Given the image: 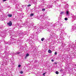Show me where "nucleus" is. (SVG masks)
<instances>
[{"label": "nucleus", "mask_w": 76, "mask_h": 76, "mask_svg": "<svg viewBox=\"0 0 76 76\" xmlns=\"http://www.w3.org/2000/svg\"><path fill=\"white\" fill-rule=\"evenodd\" d=\"M44 0H41L40 1H41V2H44Z\"/></svg>", "instance_id": "nucleus-27"}, {"label": "nucleus", "mask_w": 76, "mask_h": 76, "mask_svg": "<svg viewBox=\"0 0 76 76\" xmlns=\"http://www.w3.org/2000/svg\"><path fill=\"white\" fill-rule=\"evenodd\" d=\"M7 24L8 26H11L12 25V23L11 21H10L9 23H8Z\"/></svg>", "instance_id": "nucleus-2"}, {"label": "nucleus", "mask_w": 76, "mask_h": 76, "mask_svg": "<svg viewBox=\"0 0 76 76\" xmlns=\"http://www.w3.org/2000/svg\"><path fill=\"white\" fill-rule=\"evenodd\" d=\"M29 56V54L28 53H27L26 55V57H28Z\"/></svg>", "instance_id": "nucleus-13"}, {"label": "nucleus", "mask_w": 76, "mask_h": 76, "mask_svg": "<svg viewBox=\"0 0 76 76\" xmlns=\"http://www.w3.org/2000/svg\"><path fill=\"white\" fill-rule=\"evenodd\" d=\"M48 32H50V33H51V30H48Z\"/></svg>", "instance_id": "nucleus-31"}, {"label": "nucleus", "mask_w": 76, "mask_h": 76, "mask_svg": "<svg viewBox=\"0 0 76 76\" xmlns=\"http://www.w3.org/2000/svg\"><path fill=\"white\" fill-rule=\"evenodd\" d=\"M20 72V73H21V74H22V73H23V71H21Z\"/></svg>", "instance_id": "nucleus-26"}, {"label": "nucleus", "mask_w": 76, "mask_h": 76, "mask_svg": "<svg viewBox=\"0 0 76 76\" xmlns=\"http://www.w3.org/2000/svg\"><path fill=\"white\" fill-rule=\"evenodd\" d=\"M75 43H76V42H75Z\"/></svg>", "instance_id": "nucleus-50"}, {"label": "nucleus", "mask_w": 76, "mask_h": 76, "mask_svg": "<svg viewBox=\"0 0 76 76\" xmlns=\"http://www.w3.org/2000/svg\"><path fill=\"white\" fill-rule=\"evenodd\" d=\"M18 67H21V65H19L18 66Z\"/></svg>", "instance_id": "nucleus-24"}, {"label": "nucleus", "mask_w": 76, "mask_h": 76, "mask_svg": "<svg viewBox=\"0 0 76 76\" xmlns=\"http://www.w3.org/2000/svg\"><path fill=\"white\" fill-rule=\"evenodd\" d=\"M51 38V37H49V38Z\"/></svg>", "instance_id": "nucleus-44"}, {"label": "nucleus", "mask_w": 76, "mask_h": 76, "mask_svg": "<svg viewBox=\"0 0 76 76\" xmlns=\"http://www.w3.org/2000/svg\"><path fill=\"white\" fill-rule=\"evenodd\" d=\"M52 36H50V37H52Z\"/></svg>", "instance_id": "nucleus-47"}, {"label": "nucleus", "mask_w": 76, "mask_h": 76, "mask_svg": "<svg viewBox=\"0 0 76 76\" xmlns=\"http://www.w3.org/2000/svg\"><path fill=\"white\" fill-rule=\"evenodd\" d=\"M75 25H76V24H75Z\"/></svg>", "instance_id": "nucleus-43"}, {"label": "nucleus", "mask_w": 76, "mask_h": 76, "mask_svg": "<svg viewBox=\"0 0 76 76\" xmlns=\"http://www.w3.org/2000/svg\"><path fill=\"white\" fill-rule=\"evenodd\" d=\"M48 53H52V51H51L50 49H49L48 50Z\"/></svg>", "instance_id": "nucleus-5"}, {"label": "nucleus", "mask_w": 76, "mask_h": 76, "mask_svg": "<svg viewBox=\"0 0 76 76\" xmlns=\"http://www.w3.org/2000/svg\"><path fill=\"white\" fill-rule=\"evenodd\" d=\"M31 6V4H28V5L27 6H28V7H29Z\"/></svg>", "instance_id": "nucleus-21"}, {"label": "nucleus", "mask_w": 76, "mask_h": 76, "mask_svg": "<svg viewBox=\"0 0 76 76\" xmlns=\"http://www.w3.org/2000/svg\"><path fill=\"white\" fill-rule=\"evenodd\" d=\"M51 61H52V62H53V61H54V60H53V59H52Z\"/></svg>", "instance_id": "nucleus-32"}, {"label": "nucleus", "mask_w": 76, "mask_h": 76, "mask_svg": "<svg viewBox=\"0 0 76 76\" xmlns=\"http://www.w3.org/2000/svg\"><path fill=\"white\" fill-rule=\"evenodd\" d=\"M14 1H16V0H13Z\"/></svg>", "instance_id": "nucleus-41"}, {"label": "nucleus", "mask_w": 76, "mask_h": 76, "mask_svg": "<svg viewBox=\"0 0 76 76\" xmlns=\"http://www.w3.org/2000/svg\"><path fill=\"white\" fill-rule=\"evenodd\" d=\"M23 34H24L23 32L21 33H20V35H23Z\"/></svg>", "instance_id": "nucleus-22"}, {"label": "nucleus", "mask_w": 76, "mask_h": 76, "mask_svg": "<svg viewBox=\"0 0 76 76\" xmlns=\"http://www.w3.org/2000/svg\"><path fill=\"white\" fill-rule=\"evenodd\" d=\"M20 52H17V54H20Z\"/></svg>", "instance_id": "nucleus-25"}, {"label": "nucleus", "mask_w": 76, "mask_h": 76, "mask_svg": "<svg viewBox=\"0 0 76 76\" xmlns=\"http://www.w3.org/2000/svg\"><path fill=\"white\" fill-rule=\"evenodd\" d=\"M55 2H56V1H55Z\"/></svg>", "instance_id": "nucleus-48"}, {"label": "nucleus", "mask_w": 76, "mask_h": 76, "mask_svg": "<svg viewBox=\"0 0 76 76\" xmlns=\"http://www.w3.org/2000/svg\"><path fill=\"white\" fill-rule=\"evenodd\" d=\"M73 19L74 20H76V15L75 16H73Z\"/></svg>", "instance_id": "nucleus-8"}, {"label": "nucleus", "mask_w": 76, "mask_h": 76, "mask_svg": "<svg viewBox=\"0 0 76 76\" xmlns=\"http://www.w3.org/2000/svg\"><path fill=\"white\" fill-rule=\"evenodd\" d=\"M42 11H45V8L42 9Z\"/></svg>", "instance_id": "nucleus-17"}, {"label": "nucleus", "mask_w": 76, "mask_h": 76, "mask_svg": "<svg viewBox=\"0 0 76 76\" xmlns=\"http://www.w3.org/2000/svg\"><path fill=\"white\" fill-rule=\"evenodd\" d=\"M69 11H68L67 10L66 11V16H68V15H69Z\"/></svg>", "instance_id": "nucleus-6"}, {"label": "nucleus", "mask_w": 76, "mask_h": 76, "mask_svg": "<svg viewBox=\"0 0 76 76\" xmlns=\"http://www.w3.org/2000/svg\"><path fill=\"white\" fill-rule=\"evenodd\" d=\"M7 16H8V17H10L12 16V15L8 14Z\"/></svg>", "instance_id": "nucleus-7"}, {"label": "nucleus", "mask_w": 76, "mask_h": 76, "mask_svg": "<svg viewBox=\"0 0 76 76\" xmlns=\"http://www.w3.org/2000/svg\"><path fill=\"white\" fill-rule=\"evenodd\" d=\"M55 2H56V1H55Z\"/></svg>", "instance_id": "nucleus-49"}, {"label": "nucleus", "mask_w": 76, "mask_h": 76, "mask_svg": "<svg viewBox=\"0 0 76 76\" xmlns=\"http://www.w3.org/2000/svg\"><path fill=\"white\" fill-rule=\"evenodd\" d=\"M5 44H8V45H11V44H13V45H14V44H15V43L12 42L11 41H9L8 42H5Z\"/></svg>", "instance_id": "nucleus-1"}, {"label": "nucleus", "mask_w": 76, "mask_h": 76, "mask_svg": "<svg viewBox=\"0 0 76 76\" xmlns=\"http://www.w3.org/2000/svg\"><path fill=\"white\" fill-rule=\"evenodd\" d=\"M72 31H74L75 32H76V27L75 26L73 27L72 28Z\"/></svg>", "instance_id": "nucleus-4"}, {"label": "nucleus", "mask_w": 76, "mask_h": 76, "mask_svg": "<svg viewBox=\"0 0 76 76\" xmlns=\"http://www.w3.org/2000/svg\"><path fill=\"white\" fill-rule=\"evenodd\" d=\"M60 14L61 15H63L64 14V12H61Z\"/></svg>", "instance_id": "nucleus-14"}, {"label": "nucleus", "mask_w": 76, "mask_h": 76, "mask_svg": "<svg viewBox=\"0 0 76 76\" xmlns=\"http://www.w3.org/2000/svg\"><path fill=\"white\" fill-rule=\"evenodd\" d=\"M26 2H28V0H26Z\"/></svg>", "instance_id": "nucleus-35"}, {"label": "nucleus", "mask_w": 76, "mask_h": 76, "mask_svg": "<svg viewBox=\"0 0 76 76\" xmlns=\"http://www.w3.org/2000/svg\"><path fill=\"white\" fill-rule=\"evenodd\" d=\"M54 54L55 55H57V52H55Z\"/></svg>", "instance_id": "nucleus-20"}, {"label": "nucleus", "mask_w": 76, "mask_h": 76, "mask_svg": "<svg viewBox=\"0 0 76 76\" xmlns=\"http://www.w3.org/2000/svg\"><path fill=\"white\" fill-rule=\"evenodd\" d=\"M34 16V14L33 13H31L30 15L31 16Z\"/></svg>", "instance_id": "nucleus-19"}, {"label": "nucleus", "mask_w": 76, "mask_h": 76, "mask_svg": "<svg viewBox=\"0 0 76 76\" xmlns=\"http://www.w3.org/2000/svg\"><path fill=\"white\" fill-rule=\"evenodd\" d=\"M12 64H14V63H13L12 64Z\"/></svg>", "instance_id": "nucleus-39"}, {"label": "nucleus", "mask_w": 76, "mask_h": 76, "mask_svg": "<svg viewBox=\"0 0 76 76\" xmlns=\"http://www.w3.org/2000/svg\"><path fill=\"white\" fill-rule=\"evenodd\" d=\"M65 3H66V2H65Z\"/></svg>", "instance_id": "nucleus-45"}, {"label": "nucleus", "mask_w": 76, "mask_h": 76, "mask_svg": "<svg viewBox=\"0 0 76 76\" xmlns=\"http://www.w3.org/2000/svg\"><path fill=\"white\" fill-rule=\"evenodd\" d=\"M45 73H43V76H45Z\"/></svg>", "instance_id": "nucleus-29"}, {"label": "nucleus", "mask_w": 76, "mask_h": 76, "mask_svg": "<svg viewBox=\"0 0 76 76\" xmlns=\"http://www.w3.org/2000/svg\"><path fill=\"white\" fill-rule=\"evenodd\" d=\"M31 2H32V1H34V0H31Z\"/></svg>", "instance_id": "nucleus-33"}, {"label": "nucleus", "mask_w": 76, "mask_h": 76, "mask_svg": "<svg viewBox=\"0 0 76 76\" xmlns=\"http://www.w3.org/2000/svg\"><path fill=\"white\" fill-rule=\"evenodd\" d=\"M55 64H57V63H55Z\"/></svg>", "instance_id": "nucleus-40"}, {"label": "nucleus", "mask_w": 76, "mask_h": 76, "mask_svg": "<svg viewBox=\"0 0 76 76\" xmlns=\"http://www.w3.org/2000/svg\"><path fill=\"white\" fill-rule=\"evenodd\" d=\"M60 72H63V69H61V70H60Z\"/></svg>", "instance_id": "nucleus-28"}, {"label": "nucleus", "mask_w": 76, "mask_h": 76, "mask_svg": "<svg viewBox=\"0 0 76 76\" xmlns=\"http://www.w3.org/2000/svg\"><path fill=\"white\" fill-rule=\"evenodd\" d=\"M26 23H23V25H26Z\"/></svg>", "instance_id": "nucleus-23"}, {"label": "nucleus", "mask_w": 76, "mask_h": 76, "mask_svg": "<svg viewBox=\"0 0 76 76\" xmlns=\"http://www.w3.org/2000/svg\"><path fill=\"white\" fill-rule=\"evenodd\" d=\"M7 0H3V1H6Z\"/></svg>", "instance_id": "nucleus-34"}, {"label": "nucleus", "mask_w": 76, "mask_h": 76, "mask_svg": "<svg viewBox=\"0 0 76 76\" xmlns=\"http://www.w3.org/2000/svg\"><path fill=\"white\" fill-rule=\"evenodd\" d=\"M10 38H11V40L12 41H14V40H15V39H14V38H13L12 37H10Z\"/></svg>", "instance_id": "nucleus-12"}, {"label": "nucleus", "mask_w": 76, "mask_h": 76, "mask_svg": "<svg viewBox=\"0 0 76 76\" xmlns=\"http://www.w3.org/2000/svg\"><path fill=\"white\" fill-rule=\"evenodd\" d=\"M49 7H50V8H52V7H53V5H50V4H49Z\"/></svg>", "instance_id": "nucleus-9"}, {"label": "nucleus", "mask_w": 76, "mask_h": 76, "mask_svg": "<svg viewBox=\"0 0 76 76\" xmlns=\"http://www.w3.org/2000/svg\"><path fill=\"white\" fill-rule=\"evenodd\" d=\"M64 8L65 9H66V10L69 9V5H68L67 4H66V6H65Z\"/></svg>", "instance_id": "nucleus-3"}, {"label": "nucleus", "mask_w": 76, "mask_h": 76, "mask_svg": "<svg viewBox=\"0 0 76 76\" xmlns=\"http://www.w3.org/2000/svg\"><path fill=\"white\" fill-rule=\"evenodd\" d=\"M22 7L23 8V7H24V6H23Z\"/></svg>", "instance_id": "nucleus-42"}, {"label": "nucleus", "mask_w": 76, "mask_h": 76, "mask_svg": "<svg viewBox=\"0 0 76 76\" xmlns=\"http://www.w3.org/2000/svg\"><path fill=\"white\" fill-rule=\"evenodd\" d=\"M46 23H45V24H47V23H48V22H47Z\"/></svg>", "instance_id": "nucleus-38"}, {"label": "nucleus", "mask_w": 76, "mask_h": 76, "mask_svg": "<svg viewBox=\"0 0 76 76\" xmlns=\"http://www.w3.org/2000/svg\"><path fill=\"white\" fill-rule=\"evenodd\" d=\"M11 54H12V55H14L15 53H11Z\"/></svg>", "instance_id": "nucleus-36"}, {"label": "nucleus", "mask_w": 76, "mask_h": 76, "mask_svg": "<svg viewBox=\"0 0 76 76\" xmlns=\"http://www.w3.org/2000/svg\"><path fill=\"white\" fill-rule=\"evenodd\" d=\"M73 48V47L72 45H71V48Z\"/></svg>", "instance_id": "nucleus-30"}, {"label": "nucleus", "mask_w": 76, "mask_h": 76, "mask_svg": "<svg viewBox=\"0 0 76 76\" xmlns=\"http://www.w3.org/2000/svg\"><path fill=\"white\" fill-rule=\"evenodd\" d=\"M44 39H45V38H44L43 37L41 39V40L42 41H44Z\"/></svg>", "instance_id": "nucleus-11"}, {"label": "nucleus", "mask_w": 76, "mask_h": 76, "mask_svg": "<svg viewBox=\"0 0 76 76\" xmlns=\"http://www.w3.org/2000/svg\"><path fill=\"white\" fill-rule=\"evenodd\" d=\"M18 4H16V5H17Z\"/></svg>", "instance_id": "nucleus-46"}, {"label": "nucleus", "mask_w": 76, "mask_h": 76, "mask_svg": "<svg viewBox=\"0 0 76 76\" xmlns=\"http://www.w3.org/2000/svg\"><path fill=\"white\" fill-rule=\"evenodd\" d=\"M62 34L63 35H66V33L64 32H62Z\"/></svg>", "instance_id": "nucleus-15"}, {"label": "nucleus", "mask_w": 76, "mask_h": 76, "mask_svg": "<svg viewBox=\"0 0 76 76\" xmlns=\"http://www.w3.org/2000/svg\"><path fill=\"white\" fill-rule=\"evenodd\" d=\"M68 19V18H64V20H67Z\"/></svg>", "instance_id": "nucleus-18"}, {"label": "nucleus", "mask_w": 76, "mask_h": 76, "mask_svg": "<svg viewBox=\"0 0 76 76\" xmlns=\"http://www.w3.org/2000/svg\"><path fill=\"white\" fill-rule=\"evenodd\" d=\"M56 74H57V75H58V73H59L58 72L56 71Z\"/></svg>", "instance_id": "nucleus-16"}, {"label": "nucleus", "mask_w": 76, "mask_h": 76, "mask_svg": "<svg viewBox=\"0 0 76 76\" xmlns=\"http://www.w3.org/2000/svg\"><path fill=\"white\" fill-rule=\"evenodd\" d=\"M41 6H42V8H43V7H44V6H43L42 5H41Z\"/></svg>", "instance_id": "nucleus-37"}, {"label": "nucleus", "mask_w": 76, "mask_h": 76, "mask_svg": "<svg viewBox=\"0 0 76 76\" xmlns=\"http://www.w3.org/2000/svg\"><path fill=\"white\" fill-rule=\"evenodd\" d=\"M4 53L6 54H7V50H5Z\"/></svg>", "instance_id": "nucleus-10"}]
</instances>
